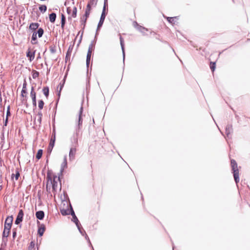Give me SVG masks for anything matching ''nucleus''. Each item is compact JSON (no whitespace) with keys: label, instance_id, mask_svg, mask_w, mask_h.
Returning <instances> with one entry per match:
<instances>
[{"label":"nucleus","instance_id":"6e6552de","mask_svg":"<svg viewBox=\"0 0 250 250\" xmlns=\"http://www.w3.org/2000/svg\"><path fill=\"white\" fill-rule=\"evenodd\" d=\"M10 229V228L4 227L2 233V241H4V238H7L8 236Z\"/></svg>","mask_w":250,"mask_h":250},{"label":"nucleus","instance_id":"7c9ffc66","mask_svg":"<svg viewBox=\"0 0 250 250\" xmlns=\"http://www.w3.org/2000/svg\"><path fill=\"white\" fill-rule=\"evenodd\" d=\"M44 102L42 100H40L39 101L38 106L40 109H42L43 107Z\"/></svg>","mask_w":250,"mask_h":250},{"label":"nucleus","instance_id":"f257e3e1","mask_svg":"<svg viewBox=\"0 0 250 250\" xmlns=\"http://www.w3.org/2000/svg\"><path fill=\"white\" fill-rule=\"evenodd\" d=\"M231 166L233 170L234 179L235 182L237 183L239 181V170L238 168L237 163L235 160H231Z\"/></svg>","mask_w":250,"mask_h":250},{"label":"nucleus","instance_id":"cd10ccee","mask_svg":"<svg viewBox=\"0 0 250 250\" xmlns=\"http://www.w3.org/2000/svg\"><path fill=\"white\" fill-rule=\"evenodd\" d=\"M42 118V117L39 116H35V121L39 125H40L41 124Z\"/></svg>","mask_w":250,"mask_h":250},{"label":"nucleus","instance_id":"f03ea898","mask_svg":"<svg viewBox=\"0 0 250 250\" xmlns=\"http://www.w3.org/2000/svg\"><path fill=\"white\" fill-rule=\"evenodd\" d=\"M50 182L52 186V188L54 191H56L59 186V182H60V177L57 176H55L53 177V181L50 179Z\"/></svg>","mask_w":250,"mask_h":250},{"label":"nucleus","instance_id":"a878e982","mask_svg":"<svg viewBox=\"0 0 250 250\" xmlns=\"http://www.w3.org/2000/svg\"><path fill=\"white\" fill-rule=\"evenodd\" d=\"M42 149H39L38 151V152L36 154V158L37 159H40L42 157Z\"/></svg>","mask_w":250,"mask_h":250},{"label":"nucleus","instance_id":"0eeeda50","mask_svg":"<svg viewBox=\"0 0 250 250\" xmlns=\"http://www.w3.org/2000/svg\"><path fill=\"white\" fill-rule=\"evenodd\" d=\"M76 152V148H71L70 150L69 156V159L70 161H72L74 159L75 155Z\"/></svg>","mask_w":250,"mask_h":250},{"label":"nucleus","instance_id":"e433bc0d","mask_svg":"<svg viewBox=\"0 0 250 250\" xmlns=\"http://www.w3.org/2000/svg\"><path fill=\"white\" fill-rule=\"evenodd\" d=\"M15 177L16 180H17L20 176V173L19 172H17L15 175L14 174L12 175V178H13V177Z\"/></svg>","mask_w":250,"mask_h":250},{"label":"nucleus","instance_id":"bb28decb","mask_svg":"<svg viewBox=\"0 0 250 250\" xmlns=\"http://www.w3.org/2000/svg\"><path fill=\"white\" fill-rule=\"evenodd\" d=\"M39 76V73L36 71V70H33L32 71V77L33 79H36L37 77H38Z\"/></svg>","mask_w":250,"mask_h":250},{"label":"nucleus","instance_id":"2eb2a0df","mask_svg":"<svg viewBox=\"0 0 250 250\" xmlns=\"http://www.w3.org/2000/svg\"><path fill=\"white\" fill-rule=\"evenodd\" d=\"M167 21L172 24H175L176 20H178V17H167Z\"/></svg>","mask_w":250,"mask_h":250},{"label":"nucleus","instance_id":"79ce46f5","mask_svg":"<svg viewBox=\"0 0 250 250\" xmlns=\"http://www.w3.org/2000/svg\"><path fill=\"white\" fill-rule=\"evenodd\" d=\"M42 114L41 111H40L38 113L36 116H39L42 117Z\"/></svg>","mask_w":250,"mask_h":250},{"label":"nucleus","instance_id":"dca6fc26","mask_svg":"<svg viewBox=\"0 0 250 250\" xmlns=\"http://www.w3.org/2000/svg\"><path fill=\"white\" fill-rule=\"evenodd\" d=\"M56 18V15L54 13H52L49 15V20L52 23H54Z\"/></svg>","mask_w":250,"mask_h":250},{"label":"nucleus","instance_id":"f3484780","mask_svg":"<svg viewBox=\"0 0 250 250\" xmlns=\"http://www.w3.org/2000/svg\"><path fill=\"white\" fill-rule=\"evenodd\" d=\"M39 27V24L38 23H32L29 26V28L31 30H35L37 29Z\"/></svg>","mask_w":250,"mask_h":250},{"label":"nucleus","instance_id":"09e8293b","mask_svg":"<svg viewBox=\"0 0 250 250\" xmlns=\"http://www.w3.org/2000/svg\"><path fill=\"white\" fill-rule=\"evenodd\" d=\"M69 8H67V12H68V13H69Z\"/></svg>","mask_w":250,"mask_h":250},{"label":"nucleus","instance_id":"4be33fe9","mask_svg":"<svg viewBox=\"0 0 250 250\" xmlns=\"http://www.w3.org/2000/svg\"><path fill=\"white\" fill-rule=\"evenodd\" d=\"M61 212L62 215H66L68 214H70L71 213V209L70 210H66V209H61Z\"/></svg>","mask_w":250,"mask_h":250},{"label":"nucleus","instance_id":"6ab92c4d","mask_svg":"<svg viewBox=\"0 0 250 250\" xmlns=\"http://www.w3.org/2000/svg\"><path fill=\"white\" fill-rule=\"evenodd\" d=\"M26 82L24 81V83L23 84L22 89L21 91V96L24 97V94H26Z\"/></svg>","mask_w":250,"mask_h":250},{"label":"nucleus","instance_id":"ddd939ff","mask_svg":"<svg viewBox=\"0 0 250 250\" xmlns=\"http://www.w3.org/2000/svg\"><path fill=\"white\" fill-rule=\"evenodd\" d=\"M67 167V161H66V156H64L63 162L62 163L61 165V172L62 173L64 169Z\"/></svg>","mask_w":250,"mask_h":250},{"label":"nucleus","instance_id":"37998d69","mask_svg":"<svg viewBox=\"0 0 250 250\" xmlns=\"http://www.w3.org/2000/svg\"><path fill=\"white\" fill-rule=\"evenodd\" d=\"M7 122H8V118H7V117H6V119L5 120V123H4V125L5 126L7 125Z\"/></svg>","mask_w":250,"mask_h":250},{"label":"nucleus","instance_id":"20e7f679","mask_svg":"<svg viewBox=\"0 0 250 250\" xmlns=\"http://www.w3.org/2000/svg\"><path fill=\"white\" fill-rule=\"evenodd\" d=\"M83 111V108L82 106H81L80 108L79 112V115H78V125L79 128H80V127H81V126L82 125V123H83V119H82Z\"/></svg>","mask_w":250,"mask_h":250},{"label":"nucleus","instance_id":"de8ad7c7","mask_svg":"<svg viewBox=\"0 0 250 250\" xmlns=\"http://www.w3.org/2000/svg\"><path fill=\"white\" fill-rule=\"evenodd\" d=\"M62 86H61L60 90V91H59V94L60 93V92H61V89H62Z\"/></svg>","mask_w":250,"mask_h":250},{"label":"nucleus","instance_id":"39448f33","mask_svg":"<svg viewBox=\"0 0 250 250\" xmlns=\"http://www.w3.org/2000/svg\"><path fill=\"white\" fill-rule=\"evenodd\" d=\"M70 208H71L70 214L72 216V217H73L72 220L75 223L76 226H79V224H80L78 218H77L76 216L75 215V212H74L72 207L70 206Z\"/></svg>","mask_w":250,"mask_h":250},{"label":"nucleus","instance_id":"b1692460","mask_svg":"<svg viewBox=\"0 0 250 250\" xmlns=\"http://www.w3.org/2000/svg\"><path fill=\"white\" fill-rule=\"evenodd\" d=\"M55 141V134H54L53 137H52L49 144V147L53 148L54 145Z\"/></svg>","mask_w":250,"mask_h":250},{"label":"nucleus","instance_id":"a211bd4d","mask_svg":"<svg viewBox=\"0 0 250 250\" xmlns=\"http://www.w3.org/2000/svg\"><path fill=\"white\" fill-rule=\"evenodd\" d=\"M91 53H92V52H90V51H88L87 54V56H86V65H87V67H88V65H89V63H90V59H91Z\"/></svg>","mask_w":250,"mask_h":250},{"label":"nucleus","instance_id":"a18cd8bd","mask_svg":"<svg viewBox=\"0 0 250 250\" xmlns=\"http://www.w3.org/2000/svg\"><path fill=\"white\" fill-rule=\"evenodd\" d=\"M94 0H90V2L88 4H90V5L91 4H93V2H94Z\"/></svg>","mask_w":250,"mask_h":250},{"label":"nucleus","instance_id":"f8f14e48","mask_svg":"<svg viewBox=\"0 0 250 250\" xmlns=\"http://www.w3.org/2000/svg\"><path fill=\"white\" fill-rule=\"evenodd\" d=\"M26 56L27 57L29 58V61L31 62L35 57V53H31V51L28 50L26 53Z\"/></svg>","mask_w":250,"mask_h":250},{"label":"nucleus","instance_id":"4468645a","mask_svg":"<svg viewBox=\"0 0 250 250\" xmlns=\"http://www.w3.org/2000/svg\"><path fill=\"white\" fill-rule=\"evenodd\" d=\"M120 44H121V46L122 50V52H123V59H124V61L125 60V53L124 40H123V38L121 37H120Z\"/></svg>","mask_w":250,"mask_h":250},{"label":"nucleus","instance_id":"393cba45","mask_svg":"<svg viewBox=\"0 0 250 250\" xmlns=\"http://www.w3.org/2000/svg\"><path fill=\"white\" fill-rule=\"evenodd\" d=\"M43 92L46 97H47L49 95V88L48 87H44L43 89Z\"/></svg>","mask_w":250,"mask_h":250},{"label":"nucleus","instance_id":"423d86ee","mask_svg":"<svg viewBox=\"0 0 250 250\" xmlns=\"http://www.w3.org/2000/svg\"><path fill=\"white\" fill-rule=\"evenodd\" d=\"M13 221L12 217H7L5 220L4 224V227L10 228H11L12 223Z\"/></svg>","mask_w":250,"mask_h":250},{"label":"nucleus","instance_id":"c85d7f7f","mask_svg":"<svg viewBox=\"0 0 250 250\" xmlns=\"http://www.w3.org/2000/svg\"><path fill=\"white\" fill-rule=\"evenodd\" d=\"M37 34L38 35V37L39 38L42 37L43 34V30L42 28H39L37 31Z\"/></svg>","mask_w":250,"mask_h":250},{"label":"nucleus","instance_id":"603ef678","mask_svg":"<svg viewBox=\"0 0 250 250\" xmlns=\"http://www.w3.org/2000/svg\"><path fill=\"white\" fill-rule=\"evenodd\" d=\"M1 187L0 186V190H1Z\"/></svg>","mask_w":250,"mask_h":250},{"label":"nucleus","instance_id":"49530a36","mask_svg":"<svg viewBox=\"0 0 250 250\" xmlns=\"http://www.w3.org/2000/svg\"><path fill=\"white\" fill-rule=\"evenodd\" d=\"M85 239H87V240H88V242H90V240H89V238H88V236H87L86 234H85Z\"/></svg>","mask_w":250,"mask_h":250},{"label":"nucleus","instance_id":"c9c22d12","mask_svg":"<svg viewBox=\"0 0 250 250\" xmlns=\"http://www.w3.org/2000/svg\"><path fill=\"white\" fill-rule=\"evenodd\" d=\"M138 29L143 33L145 32V31L147 30V29H146L145 27H143L141 26L138 27Z\"/></svg>","mask_w":250,"mask_h":250},{"label":"nucleus","instance_id":"72a5a7b5","mask_svg":"<svg viewBox=\"0 0 250 250\" xmlns=\"http://www.w3.org/2000/svg\"><path fill=\"white\" fill-rule=\"evenodd\" d=\"M94 44L93 42H91V44L89 45L88 50V51H90V52H92L93 50L94 49Z\"/></svg>","mask_w":250,"mask_h":250},{"label":"nucleus","instance_id":"aec40b11","mask_svg":"<svg viewBox=\"0 0 250 250\" xmlns=\"http://www.w3.org/2000/svg\"><path fill=\"white\" fill-rule=\"evenodd\" d=\"M65 22V18L63 14H62L61 16V27L63 29Z\"/></svg>","mask_w":250,"mask_h":250},{"label":"nucleus","instance_id":"3c124183","mask_svg":"<svg viewBox=\"0 0 250 250\" xmlns=\"http://www.w3.org/2000/svg\"><path fill=\"white\" fill-rule=\"evenodd\" d=\"M82 35L81 36V40L82 39Z\"/></svg>","mask_w":250,"mask_h":250},{"label":"nucleus","instance_id":"58836bf2","mask_svg":"<svg viewBox=\"0 0 250 250\" xmlns=\"http://www.w3.org/2000/svg\"><path fill=\"white\" fill-rule=\"evenodd\" d=\"M103 14L104 15V17H105L106 13H105V5L104 6V7L103 8V12H102L101 15H103Z\"/></svg>","mask_w":250,"mask_h":250},{"label":"nucleus","instance_id":"a19ab883","mask_svg":"<svg viewBox=\"0 0 250 250\" xmlns=\"http://www.w3.org/2000/svg\"><path fill=\"white\" fill-rule=\"evenodd\" d=\"M10 110H9V108L8 107V109L7 110V113H6V117H8V116H10Z\"/></svg>","mask_w":250,"mask_h":250},{"label":"nucleus","instance_id":"473e14b6","mask_svg":"<svg viewBox=\"0 0 250 250\" xmlns=\"http://www.w3.org/2000/svg\"><path fill=\"white\" fill-rule=\"evenodd\" d=\"M30 95H31V97L32 99L36 98V93L34 91V87H32L31 91V92H30Z\"/></svg>","mask_w":250,"mask_h":250},{"label":"nucleus","instance_id":"1a4fd4ad","mask_svg":"<svg viewBox=\"0 0 250 250\" xmlns=\"http://www.w3.org/2000/svg\"><path fill=\"white\" fill-rule=\"evenodd\" d=\"M105 17H104V14L103 15H101L100 21H99V22L98 23V27H97V32L100 29L101 27L103 25L104 21V19H105ZM98 33H97L96 35Z\"/></svg>","mask_w":250,"mask_h":250},{"label":"nucleus","instance_id":"4c0bfd02","mask_svg":"<svg viewBox=\"0 0 250 250\" xmlns=\"http://www.w3.org/2000/svg\"><path fill=\"white\" fill-rule=\"evenodd\" d=\"M80 224H79V226H77V228H78V229H79L80 232L83 235V231H82V228L80 227Z\"/></svg>","mask_w":250,"mask_h":250},{"label":"nucleus","instance_id":"5701e85b","mask_svg":"<svg viewBox=\"0 0 250 250\" xmlns=\"http://www.w3.org/2000/svg\"><path fill=\"white\" fill-rule=\"evenodd\" d=\"M37 38V33L36 32H34L33 33L32 36V41L31 42L32 44H35L36 42H33V41H36Z\"/></svg>","mask_w":250,"mask_h":250},{"label":"nucleus","instance_id":"f704fd0d","mask_svg":"<svg viewBox=\"0 0 250 250\" xmlns=\"http://www.w3.org/2000/svg\"><path fill=\"white\" fill-rule=\"evenodd\" d=\"M76 15H77V8L74 7L73 10V13L72 14V17H73V18H75L76 17Z\"/></svg>","mask_w":250,"mask_h":250},{"label":"nucleus","instance_id":"8fccbe9b","mask_svg":"<svg viewBox=\"0 0 250 250\" xmlns=\"http://www.w3.org/2000/svg\"><path fill=\"white\" fill-rule=\"evenodd\" d=\"M60 185H61V183H60ZM60 189L61 188V186H60Z\"/></svg>","mask_w":250,"mask_h":250},{"label":"nucleus","instance_id":"2f4dec72","mask_svg":"<svg viewBox=\"0 0 250 250\" xmlns=\"http://www.w3.org/2000/svg\"><path fill=\"white\" fill-rule=\"evenodd\" d=\"M210 69L211 70L212 72H214V71L215 70V62H210Z\"/></svg>","mask_w":250,"mask_h":250},{"label":"nucleus","instance_id":"9b49d317","mask_svg":"<svg viewBox=\"0 0 250 250\" xmlns=\"http://www.w3.org/2000/svg\"><path fill=\"white\" fill-rule=\"evenodd\" d=\"M45 226L43 225H41V226L39 228L38 232L40 236H42L44 231H45Z\"/></svg>","mask_w":250,"mask_h":250},{"label":"nucleus","instance_id":"7ed1b4c3","mask_svg":"<svg viewBox=\"0 0 250 250\" xmlns=\"http://www.w3.org/2000/svg\"><path fill=\"white\" fill-rule=\"evenodd\" d=\"M23 216V211L22 209L20 210L15 223L17 225L20 224L22 221Z\"/></svg>","mask_w":250,"mask_h":250},{"label":"nucleus","instance_id":"c756f323","mask_svg":"<svg viewBox=\"0 0 250 250\" xmlns=\"http://www.w3.org/2000/svg\"><path fill=\"white\" fill-rule=\"evenodd\" d=\"M46 9H47V7L44 5H42L39 7V10L41 12H45L46 11Z\"/></svg>","mask_w":250,"mask_h":250},{"label":"nucleus","instance_id":"412c9836","mask_svg":"<svg viewBox=\"0 0 250 250\" xmlns=\"http://www.w3.org/2000/svg\"><path fill=\"white\" fill-rule=\"evenodd\" d=\"M91 7L90 6V4H88L86 7V10L85 13V16L86 17V18H87L89 14H90V11Z\"/></svg>","mask_w":250,"mask_h":250},{"label":"nucleus","instance_id":"ea45409f","mask_svg":"<svg viewBox=\"0 0 250 250\" xmlns=\"http://www.w3.org/2000/svg\"><path fill=\"white\" fill-rule=\"evenodd\" d=\"M33 104L34 106H36V98H32Z\"/></svg>","mask_w":250,"mask_h":250},{"label":"nucleus","instance_id":"9d476101","mask_svg":"<svg viewBox=\"0 0 250 250\" xmlns=\"http://www.w3.org/2000/svg\"><path fill=\"white\" fill-rule=\"evenodd\" d=\"M36 217L39 220L43 219L44 216V213L43 211H38L36 213Z\"/></svg>","mask_w":250,"mask_h":250},{"label":"nucleus","instance_id":"c03bdc74","mask_svg":"<svg viewBox=\"0 0 250 250\" xmlns=\"http://www.w3.org/2000/svg\"><path fill=\"white\" fill-rule=\"evenodd\" d=\"M16 236V231H14L13 232V237L14 238H15Z\"/></svg>","mask_w":250,"mask_h":250}]
</instances>
